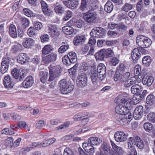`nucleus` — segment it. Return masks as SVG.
<instances>
[{"instance_id": "obj_34", "label": "nucleus", "mask_w": 155, "mask_h": 155, "mask_svg": "<svg viewBox=\"0 0 155 155\" xmlns=\"http://www.w3.org/2000/svg\"><path fill=\"white\" fill-rule=\"evenodd\" d=\"M49 69V72L52 73H54L57 75H58L59 74L61 73L60 68L59 66H50L48 67Z\"/></svg>"}, {"instance_id": "obj_8", "label": "nucleus", "mask_w": 155, "mask_h": 155, "mask_svg": "<svg viewBox=\"0 0 155 155\" xmlns=\"http://www.w3.org/2000/svg\"><path fill=\"white\" fill-rule=\"evenodd\" d=\"M93 5L96 7L95 3L92 2L91 0H81L79 9L82 11L89 10L90 6Z\"/></svg>"}, {"instance_id": "obj_38", "label": "nucleus", "mask_w": 155, "mask_h": 155, "mask_svg": "<svg viewBox=\"0 0 155 155\" xmlns=\"http://www.w3.org/2000/svg\"><path fill=\"white\" fill-rule=\"evenodd\" d=\"M110 142L112 148L111 151L114 152V153H119L122 150L121 148L117 145L112 140H110Z\"/></svg>"}, {"instance_id": "obj_62", "label": "nucleus", "mask_w": 155, "mask_h": 155, "mask_svg": "<svg viewBox=\"0 0 155 155\" xmlns=\"http://www.w3.org/2000/svg\"><path fill=\"white\" fill-rule=\"evenodd\" d=\"M62 60L64 63L67 65L68 66L70 65L71 63L69 57L67 55H65L62 58Z\"/></svg>"}, {"instance_id": "obj_26", "label": "nucleus", "mask_w": 155, "mask_h": 155, "mask_svg": "<svg viewBox=\"0 0 155 155\" xmlns=\"http://www.w3.org/2000/svg\"><path fill=\"white\" fill-rule=\"evenodd\" d=\"M104 49H101L95 54L94 56L97 60H104L105 57V54H104Z\"/></svg>"}, {"instance_id": "obj_22", "label": "nucleus", "mask_w": 155, "mask_h": 155, "mask_svg": "<svg viewBox=\"0 0 155 155\" xmlns=\"http://www.w3.org/2000/svg\"><path fill=\"white\" fill-rule=\"evenodd\" d=\"M138 49L134 48L131 52V57L133 61H137L141 57V54L139 52Z\"/></svg>"}, {"instance_id": "obj_53", "label": "nucleus", "mask_w": 155, "mask_h": 155, "mask_svg": "<svg viewBox=\"0 0 155 155\" xmlns=\"http://www.w3.org/2000/svg\"><path fill=\"white\" fill-rule=\"evenodd\" d=\"M146 101L149 105H153L155 104V97H146Z\"/></svg>"}, {"instance_id": "obj_19", "label": "nucleus", "mask_w": 155, "mask_h": 155, "mask_svg": "<svg viewBox=\"0 0 155 155\" xmlns=\"http://www.w3.org/2000/svg\"><path fill=\"white\" fill-rule=\"evenodd\" d=\"M97 74L94 72L93 73H91V78L92 83V88L93 89H96L99 86L97 81Z\"/></svg>"}, {"instance_id": "obj_43", "label": "nucleus", "mask_w": 155, "mask_h": 155, "mask_svg": "<svg viewBox=\"0 0 155 155\" xmlns=\"http://www.w3.org/2000/svg\"><path fill=\"white\" fill-rule=\"evenodd\" d=\"M104 53L105 54V58H108L112 57L114 55L113 51L111 48H108L107 49H104Z\"/></svg>"}, {"instance_id": "obj_32", "label": "nucleus", "mask_w": 155, "mask_h": 155, "mask_svg": "<svg viewBox=\"0 0 155 155\" xmlns=\"http://www.w3.org/2000/svg\"><path fill=\"white\" fill-rule=\"evenodd\" d=\"M22 45L18 43H15L13 45L11 49V51L13 53H16L18 52H19L22 50Z\"/></svg>"}, {"instance_id": "obj_33", "label": "nucleus", "mask_w": 155, "mask_h": 155, "mask_svg": "<svg viewBox=\"0 0 155 155\" xmlns=\"http://www.w3.org/2000/svg\"><path fill=\"white\" fill-rule=\"evenodd\" d=\"M135 138L136 140L135 144L140 149H143L144 147V144L143 141L140 137L137 136L135 137Z\"/></svg>"}, {"instance_id": "obj_51", "label": "nucleus", "mask_w": 155, "mask_h": 155, "mask_svg": "<svg viewBox=\"0 0 155 155\" xmlns=\"http://www.w3.org/2000/svg\"><path fill=\"white\" fill-rule=\"evenodd\" d=\"M147 119L153 123H155V113H150L147 116Z\"/></svg>"}, {"instance_id": "obj_42", "label": "nucleus", "mask_w": 155, "mask_h": 155, "mask_svg": "<svg viewBox=\"0 0 155 155\" xmlns=\"http://www.w3.org/2000/svg\"><path fill=\"white\" fill-rule=\"evenodd\" d=\"M132 8L133 6L131 4L126 3L121 7V10L123 11L127 12L131 9Z\"/></svg>"}, {"instance_id": "obj_4", "label": "nucleus", "mask_w": 155, "mask_h": 155, "mask_svg": "<svg viewBox=\"0 0 155 155\" xmlns=\"http://www.w3.org/2000/svg\"><path fill=\"white\" fill-rule=\"evenodd\" d=\"M60 91L63 94H67L71 93L74 90V86L67 81L66 79H62L59 81Z\"/></svg>"}, {"instance_id": "obj_61", "label": "nucleus", "mask_w": 155, "mask_h": 155, "mask_svg": "<svg viewBox=\"0 0 155 155\" xmlns=\"http://www.w3.org/2000/svg\"><path fill=\"white\" fill-rule=\"evenodd\" d=\"M2 133L6 135H12L14 134V132L10 130L8 128H5L2 130Z\"/></svg>"}, {"instance_id": "obj_45", "label": "nucleus", "mask_w": 155, "mask_h": 155, "mask_svg": "<svg viewBox=\"0 0 155 155\" xmlns=\"http://www.w3.org/2000/svg\"><path fill=\"white\" fill-rule=\"evenodd\" d=\"M97 71L98 73H106V67L103 64H100L97 67Z\"/></svg>"}, {"instance_id": "obj_7", "label": "nucleus", "mask_w": 155, "mask_h": 155, "mask_svg": "<svg viewBox=\"0 0 155 155\" xmlns=\"http://www.w3.org/2000/svg\"><path fill=\"white\" fill-rule=\"evenodd\" d=\"M11 61L10 58L8 56H6L3 58L0 69L1 72L2 74L5 73L8 71Z\"/></svg>"}, {"instance_id": "obj_2", "label": "nucleus", "mask_w": 155, "mask_h": 155, "mask_svg": "<svg viewBox=\"0 0 155 155\" xmlns=\"http://www.w3.org/2000/svg\"><path fill=\"white\" fill-rule=\"evenodd\" d=\"M143 97H125L122 99L120 97H116L114 102L117 104L120 102L124 104L125 105L129 107H133V106L135 105L143 99Z\"/></svg>"}, {"instance_id": "obj_11", "label": "nucleus", "mask_w": 155, "mask_h": 155, "mask_svg": "<svg viewBox=\"0 0 155 155\" xmlns=\"http://www.w3.org/2000/svg\"><path fill=\"white\" fill-rule=\"evenodd\" d=\"M63 2L67 7L72 9L77 8L79 5L78 0L64 1Z\"/></svg>"}, {"instance_id": "obj_39", "label": "nucleus", "mask_w": 155, "mask_h": 155, "mask_svg": "<svg viewBox=\"0 0 155 155\" xmlns=\"http://www.w3.org/2000/svg\"><path fill=\"white\" fill-rule=\"evenodd\" d=\"M52 51V47L50 45H47L43 48L42 54L45 55L48 54Z\"/></svg>"}, {"instance_id": "obj_21", "label": "nucleus", "mask_w": 155, "mask_h": 155, "mask_svg": "<svg viewBox=\"0 0 155 155\" xmlns=\"http://www.w3.org/2000/svg\"><path fill=\"white\" fill-rule=\"evenodd\" d=\"M29 58L25 53H21L18 57L17 61L21 64L25 63L26 61H29Z\"/></svg>"}, {"instance_id": "obj_20", "label": "nucleus", "mask_w": 155, "mask_h": 155, "mask_svg": "<svg viewBox=\"0 0 155 155\" xmlns=\"http://www.w3.org/2000/svg\"><path fill=\"white\" fill-rule=\"evenodd\" d=\"M41 4L43 13L48 16L52 15L53 12L48 8L46 3L42 0L41 1Z\"/></svg>"}, {"instance_id": "obj_24", "label": "nucleus", "mask_w": 155, "mask_h": 155, "mask_svg": "<svg viewBox=\"0 0 155 155\" xmlns=\"http://www.w3.org/2000/svg\"><path fill=\"white\" fill-rule=\"evenodd\" d=\"M153 81V78L152 77L145 75L142 78V82L143 85L150 86L152 84Z\"/></svg>"}, {"instance_id": "obj_64", "label": "nucleus", "mask_w": 155, "mask_h": 155, "mask_svg": "<svg viewBox=\"0 0 155 155\" xmlns=\"http://www.w3.org/2000/svg\"><path fill=\"white\" fill-rule=\"evenodd\" d=\"M64 155H74V154L71 149L67 147L64 150Z\"/></svg>"}, {"instance_id": "obj_48", "label": "nucleus", "mask_w": 155, "mask_h": 155, "mask_svg": "<svg viewBox=\"0 0 155 155\" xmlns=\"http://www.w3.org/2000/svg\"><path fill=\"white\" fill-rule=\"evenodd\" d=\"M69 48L68 44H64L61 45L58 48V51L59 53H63L65 52Z\"/></svg>"}, {"instance_id": "obj_28", "label": "nucleus", "mask_w": 155, "mask_h": 155, "mask_svg": "<svg viewBox=\"0 0 155 155\" xmlns=\"http://www.w3.org/2000/svg\"><path fill=\"white\" fill-rule=\"evenodd\" d=\"M88 141L90 145H97L101 142V140L99 138L96 137H90L88 138Z\"/></svg>"}, {"instance_id": "obj_14", "label": "nucleus", "mask_w": 155, "mask_h": 155, "mask_svg": "<svg viewBox=\"0 0 155 155\" xmlns=\"http://www.w3.org/2000/svg\"><path fill=\"white\" fill-rule=\"evenodd\" d=\"M57 57V55L56 54L52 53L43 57V60L45 64H48L50 62L55 61Z\"/></svg>"}, {"instance_id": "obj_9", "label": "nucleus", "mask_w": 155, "mask_h": 155, "mask_svg": "<svg viewBox=\"0 0 155 155\" xmlns=\"http://www.w3.org/2000/svg\"><path fill=\"white\" fill-rule=\"evenodd\" d=\"M115 140L118 142H123L126 140L127 139V135L123 131H118L114 135Z\"/></svg>"}, {"instance_id": "obj_5", "label": "nucleus", "mask_w": 155, "mask_h": 155, "mask_svg": "<svg viewBox=\"0 0 155 155\" xmlns=\"http://www.w3.org/2000/svg\"><path fill=\"white\" fill-rule=\"evenodd\" d=\"M136 41L139 46L145 48L149 47L152 43L151 41L149 38L142 35L137 36Z\"/></svg>"}, {"instance_id": "obj_13", "label": "nucleus", "mask_w": 155, "mask_h": 155, "mask_svg": "<svg viewBox=\"0 0 155 155\" xmlns=\"http://www.w3.org/2000/svg\"><path fill=\"white\" fill-rule=\"evenodd\" d=\"M48 27L49 33L53 38H55L58 36L59 34L56 25H49Z\"/></svg>"}, {"instance_id": "obj_47", "label": "nucleus", "mask_w": 155, "mask_h": 155, "mask_svg": "<svg viewBox=\"0 0 155 155\" xmlns=\"http://www.w3.org/2000/svg\"><path fill=\"white\" fill-rule=\"evenodd\" d=\"M27 33L28 35L31 37L36 36V34L33 27H31L27 30Z\"/></svg>"}, {"instance_id": "obj_60", "label": "nucleus", "mask_w": 155, "mask_h": 155, "mask_svg": "<svg viewBox=\"0 0 155 155\" xmlns=\"http://www.w3.org/2000/svg\"><path fill=\"white\" fill-rule=\"evenodd\" d=\"M141 67L138 65H136L134 68V73L135 76H138L140 74Z\"/></svg>"}, {"instance_id": "obj_1", "label": "nucleus", "mask_w": 155, "mask_h": 155, "mask_svg": "<svg viewBox=\"0 0 155 155\" xmlns=\"http://www.w3.org/2000/svg\"><path fill=\"white\" fill-rule=\"evenodd\" d=\"M132 107H129L126 105L123 106L122 105H117L115 108V111L117 113L119 114L117 116L116 119L119 124L125 125L127 122V119H130L132 117V116L129 110Z\"/></svg>"}, {"instance_id": "obj_6", "label": "nucleus", "mask_w": 155, "mask_h": 155, "mask_svg": "<svg viewBox=\"0 0 155 155\" xmlns=\"http://www.w3.org/2000/svg\"><path fill=\"white\" fill-rule=\"evenodd\" d=\"M105 33V29L100 27H95L92 29L90 35L91 36L96 38H103Z\"/></svg>"}, {"instance_id": "obj_59", "label": "nucleus", "mask_w": 155, "mask_h": 155, "mask_svg": "<svg viewBox=\"0 0 155 155\" xmlns=\"http://www.w3.org/2000/svg\"><path fill=\"white\" fill-rule=\"evenodd\" d=\"M125 68L126 67L125 65L123 63H121L119 64L116 71L122 74L124 71Z\"/></svg>"}, {"instance_id": "obj_31", "label": "nucleus", "mask_w": 155, "mask_h": 155, "mask_svg": "<svg viewBox=\"0 0 155 155\" xmlns=\"http://www.w3.org/2000/svg\"><path fill=\"white\" fill-rule=\"evenodd\" d=\"M143 127L145 130L148 133H150L154 129L153 124L149 122H146L143 124Z\"/></svg>"}, {"instance_id": "obj_36", "label": "nucleus", "mask_w": 155, "mask_h": 155, "mask_svg": "<svg viewBox=\"0 0 155 155\" xmlns=\"http://www.w3.org/2000/svg\"><path fill=\"white\" fill-rule=\"evenodd\" d=\"M62 30L63 32L67 35H70L74 32V29L72 27L67 25L63 27Z\"/></svg>"}, {"instance_id": "obj_41", "label": "nucleus", "mask_w": 155, "mask_h": 155, "mask_svg": "<svg viewBox=\"0 0 155 155\" xmlns=\"http://www.w3.org/2000/svg\"><path fill=\"white\" fill-rule=\"evenodd\" d=\"M48 74L46 72H41L40 73V80L43 83L46 82L48 77Z\"/></svg>"}, {"instance_id": "obj_35", "label": "nucleus", "mask_w": 155, "mask_h": 155, "mask_svg": "<svg viewBox=\"0 0 155 155\" xmlns=\"http://www.w3.org/2000/svg\"><path fill=\"white\" fill-rule=\"evenodd\" d=\"M142 62L144 65L146 67L149 66L151 62V59L149 56H146L142 58Z\"/></svg>"}, {"instance_id": "obj_27", "label": "nucleus", "mask_w": 155, "mask_h": 155, "mask_svg": "<svg viewBox=\"0 0 155 155\" xmlns=\"http://www.w3.org/2000/svg\"><path fill=\"white\" fill-rule=\"evenodd\" d=\"M34 41L31 38H25L24 39L22 42L24 47L25 48H29L34 44Z\"/></svg>"}, {"instance_id": "obj_58", "label": "nucleus", "mask_w": 155, "mask_h": 155, "mask_svg": "<svg viewBox=\"0 0 155 155\" xmlns=\"http://www.w3.org/2000/svg\"><path fill=\"white\" fill-rule=\"evenodd\" d=\"M119 60L117 57H113L110 61V64L112 66H115L119 62Z\"/></svg>"}, {"instance_id": "obj_63", "label": "nucleus", "mask_w": 155, "mask_h": 155, "mask_svg": "<svg viewBox=\"0 0 155 155\" xmlns=\"http://www.w3.org/2000/svg\"><path fill=\"white\" fill-rule=\"evenodd\" d=\"M127 152L128 155H137V151L134 147L128 148Z\"/></svg>"}, {"instance_id": "obj_30", "label": "nucleus", "mask_w": 155, "mask_h": 155, "mask_svg": "<svg viewBox=\"0 0 155 155\" xmlns=\"http://www.w3.org/2000/svg\"><path fill=\"white\" fill-rule=\"evenodd\" d=\"M67 55L71 63L74 64L77 61V58L76 54L75 52L72 51L68 53Z\"/></svg>"}, {"instance_id": "obj_17", "label": "nucleus", "mask_w": 155, "mask_h": 155, "mask_svg": "<svg viewBox=\"0 0 155 155\" xmlns=\"http://www.w3.org/2000/svg\"><path fill=\"white\" fill-rule=\"evenodd\" d=\"M34 83L33 78L31 76H29L23 81L22 83L23 87L28 88L31 86Z\"/></svg>"}, {"instance_id": "obj_52", "label": "nucleus", "mask_w": 155, "mask_h": 155, "mask_svg": "<svg viewBox=\"0 0 155 155\" xmlns=\"http://www.w3.org/2000/svg\"><path fill=\"white\" fill-rule=\"evenodd\" d=\"M77 80L87 81V74L84 73H82L79 75Z\"/></svg>"}, {"instance_id": "obj_10", "label": "nucleus", "mask_w": 155, "mask_h": 155, "mask_svg": "<svg viewBox=\"0 0 155 155\" xmlns=\"http://www.w3.org/2000/svg\"><path fill=\"white\" fill-rule=\"evenodd\" d=\"M11 74L13 77L16 79H18L19 81H21L26 76V73L25 74L23 72H20L17 68H14L12 71Z\"/></svg>"}, {"instance_id": "obj_44", "label": "nucleus", "mask_w": 155, "mask_h": 155, "mask_svg": "<svg viewBox=\"0 0 155 155\" xmlns=\"http://www.w3.org/2000/svg\"><path fill=\"white\" fill-rule=\"evenodd\" d=\"M77 85L79 88H82L86 87L87 85V81L77 80Z\"/></svg>"}, {"instance_id": "obj_49", "label": "nucleus", "mask_w": 155, "mask_h": 155, "mask_svg": "<svg viewBox=\"0 0 155 155\" xmlns=\"http://www.w3.org/2000/svg\"><path fill=\"white\" fill-rule=\"evenodd\" d=\"M117 29L119 31H126L127 28L126 26L123 22H120L117 23Z\"/></svg>"}, {"instance_id": "obj_3", "label": "nucleus", "mask_w": 155, "mask_h": 155, "mask_svg": "<svg viewBox=\"0 0 155 155\" xmlns=\"http://www.w3.org/2000/svg\"><path fill=\"white\" fill-rule=\"evenodd\" d=\"M90 7L89 10L83 14V18L87 23L91 24L94 23L97 18V14L96 12L94 11L96 8L95 6L90 5Z\"/></svg>"}, {"instance_id": "obj_46", "label": "nucleus", "mask_w": 155, "mask_h": 155, "mask_svg": "<svg viewBox=\"0 0 155 155\" xmlns=\"http://www.w3.org/2000/svg\"><path fill=\"white\" fill-rule=\"evenodd\" d=\"M130 76V73L127 72L121 76L120 79V81L121 83H123L127 81L128 79Z\"/></svg>"}, {"instance_id": "obj_55", "label": "nucleus", "mask_w": 155, "mask_h": 155, "mask_svg": "<svg viewBox=\"0 0 155 155\" xmlns=\"http://www.w3.org/2000/svg\"><path fill=\"white\" fill-rule=\"evenodd\" d=\"M135 140H136L135 138L132 137H130L128 139V148L134 147H133V145L134 143H135L136 142Z\"/></svg>"}, {"instance_id": "obj_23", "label": "nucleus", "mask_w": 155, "mask_h": 155, "mask_svg": "<svg viewBox=\"0 0 155 155\" xmlns=\"http://www.w3.org/2000/svg\"><path fill=\"white\" fill-rule=\"evenodd\" d=\"M142 87L138 84H135L133 85L131 88V92L136 96H139L140 93L142 90Z\"/></svg>"}, {"instance_id": "obj_40", "label": "nucleus", "mask_w": 155, "mask_h": 155, "mask_svg": "<svg viewBox=\"0 0 155 155\" xmlns=\"http://www.w3.org/2000/svg\"><path fill=\"white\" fill-rule=\"evenodd\" d=\"M54 10L55 12L58 14H62L64 12V8L63 6L60 4H59L54 8Z\"/></svg>"}, {"instance_id": "obj_15", "label": "nucleus", "mask_w": 155, "mask_h": 155, "mask_svg": "<svg viewBox=\"0 0 155 155\" xmlns=\"http://www.w3.org/2000/svg\"><path fill=\"white\" fill-rule=\"evenodd\" d=\"M86 40L84 35H77L74 38L73 43L76 46H79L83 44Z\"/></svg>"}, {"instance_id": "obj_12", "label": "nucleus", "mask_w": 155, "mask_h": 155, "mask_svg": "<svg viewBox=\"0 0 155 155\" xmlns=\"http://www.w3.org/2000/svg\"><path fill=\"white\" fill-rule=\"evenodd\" d=\"M143 112V107L141 105L135 108L132 117H134L135 119L138 120L142 117Z\"/></svg>"}, {"instance_id": "obj_57", "label": "nucleus", "mask_w": 155, "mask_h": 155, "mask_svg": "<svg viewBox=\"0 0 155 155\" xmlns=\"http://www.w3.org/2000/svg\"><path fill=\"white\" fill-rule=\"evenodd\" d=\"M23 12L24 14L28 17H31L34 16L33 12L28 8H24Z\"/></svg>"}, {"instance_id": "obj_54", "label": "nucleus", "mask_w": 155, "mask_h": 155, "mask_svg": "<svg viewBox=\"0 0 155 155\" xmlns=\"http://www.w3.org/2000/svg\"><path fill=\"white\" fill-rule=\"evenodd\" d=\"M21 22L22 27L24 28H26L29 26V21L27 18H22Z\"/></svg>"}, {"instance_id": "obj_37", "label": "nucleus", "mask_w": 155, "mask_h": 155, "mask_svg": "<svg viewBox=\"0 0 155 155\" xmlns=\"http://www.w3.org/2000/svg\"><path fill=\"white\" fill-rule=\"evenodd\" d=\"M13 137H10L7 138L5 140V145L7 147L12 148L13 147Z\"/></svg>"}, {"instance_id": "obj_50", "label": "nucleus", "mask_w": 155, "mask_h": 155, "mask_svg": "<svg viewBox=\"0 0 155 155\" xmlns=\"http://www.w3.org/2000/svg\"><path fill=\"white\" fill-rule=\"evenodd\" d=\"M33 28L35 30L39 31L41 29L42 25L41 23L39 21H34L33 23Z\"/></svg>"}, {"instance_id": "obj_56", "label": "nucleus", "mask_w": 155, "mask_h": 155, "mask_svg": "<svg viewBox=\"0 0 155 155\" xmlns=\"http://www.w3.org/2000/svg\"><path fill=\"white\" fill-rule=\"evenodd\" d=\"M129 80L130 81L129 83L127 84L126 83L124 84V85L126 87H129L131 85L136 84L137 81L136 78L134 77L131 78Z\"/></svg>"}, {"instance_id": "obj_18", "label": "nucleus", "mask_w": 155, "mask_h": 155, "mask_svg": "<svg viewBox=\"0 0 155 155\" xmlns=\"http://www.w3.org/2000/svg\"><path fill=\"white\" fill-rule=\"evenodd\" d=\"M13 80L10 76L7 75L5 77L3 84L6 88H12L13 85Z\"/></svg>"}, {"instance_id": "obj_16", "label": "nucleus", "mask_w": 155, "mask_h": 155, "mask_svg": "<svg viewBox=\"0 0 155 155\" xmlns=\"http://www.w3.org/2000/svg\"><path fill=\"white\" fill-rule=\"evenodd\" d=\"M99 151L109 155L111 152L110 146L106 142H103L99 148Z\"/></svg>"}, {"instance_id": "obj_25", "label": "nucleus", "mask_w": 155, "mask_h": 155, "mask_svg": "<svg viewBox=\"0 0 155 155\" xmlns=\"http://www.w3.org/2000/svg\"><path fill=\"white\" fill-rule=\"evenodd\" d=\"M9 34L11 37L13 38L17 37L16 29L14 25L11 24L9 26Z\"/></svg>"}, {"instance_id": "obj_29", "label": "nucleus", "mask_w": 155, "mask_h": 155, "mask_svg": "<svg viewBox=\"0 0 155 155\" xmlns=\"http://www.w3.org/2000/svg\"><path fill=\"white\" fill-rule=\"evenodd\" d=\"M113 5L112 2L109 0L108 1L104 6V10L107 13H110L113 8Z\"/></svg>"}]
</instances>
